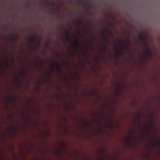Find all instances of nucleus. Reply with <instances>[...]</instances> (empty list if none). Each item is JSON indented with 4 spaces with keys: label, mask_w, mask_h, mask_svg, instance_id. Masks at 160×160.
Listing matches in <instances>:
<instances>
[{
    "label": "nucleus",
    "mask_w": 160,
    "mask_h": 160,
    "mask_svg": "<svg viewBox=\"0 0 160 160\" xmlns=\"http://www.w3.org/2000/svg\"><path fill=\"white\" fill-rule=\"evenodd\" d=\"M125 41L126 42H128L129 41V39L128 38H125Z\"/></svg>",
    "instance_id": "obj_16"
},
{
    "label": "nucleus",
    "mask_w": 160,
    "mask_h": 160,
    "mask_svg": "<svg viewBox=\"0 0 160 160\" xmlns=\"http://www.w3.org/2000/svg\"><path fill=\"white\" fill-rule=\"evenodd\" d=\"M10 36L11 38H10L11 40H13L15 38V35L13 32H12V34L10 35Z\"/></svg>",
    "instance_id": "obj_7"
},
{
    "label": "nucleus",
    "mask_w": 160,
    "mask_h": 160,
    "mask_svg": "<svg viewBox=\"0 0 160 160\" xmlns=\"http://www.w3.org/2000/svg\"><path fill=\"white\" fill-rule=\"evenodd\" d=\"M51 4L52 5H53L54 4V2H51Z\"/></svg>",
    "instance_id": "obj_19"
},
{
    "label": "nucleus",
    "mask_w": 160,
    "mask_h": 160,
    "mask_svg": "<svg viewBox=\"0 0 160 160\" xmlns=\"http://www.w3.org/2000/svg\"><path fill=\"white\" fill-rule=\"evenodd\" d=\"M53 67L56 68H60L59 64L58 63L53 62L52 63Z\"/></svg>",
    "instance_id": "obj_5"
},
{
    "label": "nucleus",
    "mask_w": 160,
    "mask_h": 160,
    "mask_svg": "<svg viewBox=\"0 0 160 160\" xmlns=\"http://www.w3.org/2000/svg\"><path fill=\"white\" fill-rule=\"evenodd\" d=\"M150 145L152 146L155 145L157 146L158 148H160V141H159L156 142H151L150 143Z\"/></svg>",
    "instance_id": "obj_3"
},
{
    "label": "nucleus",
    "mask_w": 160,
    "mask_h": 160,
    "mask_svg": "<svg viewBox=\"0 0 160 160\" xmlns=\"http://www.w3.org/2000/svg\"><path fill=\"white\" fill-rule=\"evenodd\" d=\"M144 53L146 55H148L150 57H151L152 55V52L148 49H145L144 50Z\"/></svg>",
    "instance_id": "obj_1"
},
{
    "label": "nucleus",
    "mask_w": 160,
    "mask_h": 160,
    "mask_svg": "<svg viewBox=\"0 0 160 160\" xmlns=\"http://www.w3.org/2000/svg\"><path fill=\"white\" fill-rule=\"evenodd\" d=\"M103 45L104 47L103 51H105L106 50V48L105 46L104 43L103 42Z\"/></svg>",
    "instance_id": "obj_14"
},
{
    "label": "nucleus",
    "mask_w": 160,
    "mask_h": 160,
    "mask_svg": "<svg viewBox=\"0 0 160 160\" xmlns=\"http://www.w3.org/2000/svg\"><path fill=\"white\" fill-rule=\"evenodd\" d=\"M82 18V17L81 16H79L78 18V21L80 22Z\"/></svg>",
    "instance_id": "obj_10"
},
{
    "label": "nucleus",
    "mask_w": 160,
    "mask_h": 160,
    "mask_svg": "<svg viewBox=\"0 0 160 160\" xmlns=\"http://www.w3.org/2000/svg\"><path fill=\"white\" fill-rule=\"evenodd\" d=\"M142 34V33L141 32L139 33L138 34V36L141 38H142V37L141 36Z\"/></svg>",
    "instance_id": "obj_11"
},
{
    "label": "nucleus",
    "mask_w": 160,
    "mask_h": 160,
    "mask_svg": "<svg viewBox=\"0 0 160 160\" xmlns=\"http://www.w3.org/2000/svg\"><path fill=\"white\" fill-rule=\"evenodd\" d=\"M49 43V40L48 39L46 41V44H48Z\"/></svg>",
    "instance_id": "obj_17"
},
{
    "label": "nucleus",
    "mask_w": 160,
    "mask_h": 160,
    "mask_svg": "<svg viewBox=\"0 0 160 160\" xmlns=\"http://www.w3.org/2000/svg\"><path fill=\"white\" fill-rule=\"evenodd\" d=\"M77 47H78V48H80V46L79 45H78V44L77 45Z\"/></svg>",
    "instance_id": "obj_21"
},
{
    "label": "nucleus",
    "mask_w": 160,
    "mask_h": 160,
    "mask_svg": "<svg viewBox=\"0 0 160 160\" xmlns=\"http://www.w3.org/2000/svg\"><path fill=\"white\" fill-rule=\"evenodd\" d=\"M144 53L146 55H148L150 57H151L152 55V52L148 49H145L144 50Z\"/></svg>",
    "instance_id": "obj_2"
},
{
    "label": "nucleus",
    "mask_w": 160,
    "mask_h": 160,
    "mask_svg": "<svg viewBox=\"0 0 160 160\" xmlns=\"http://www.w3.org/2000/svg\"><path fill=\"white\" fill-rule=\"evenodd\" d=\"M36 62L37 63H41L40 61L39 60H36Z\"/></svg>",
    "instance_id": "obj_15"
},
{
    "label": "nucleus",
    "mask_w": 160,
    "mask_h": 160,
    "mask_svg": "<svg viewBox=\"0 0 160 160\" xmlns=\"http://www.w3.org/2000/svg\"><path fill=\"white\" fill-rule=\"evenodd\" d=\"M124 49L126 50H127V51H129V49L128 48H127V47H124Z\"/></svg>",
    "instance_id": "obj_18"
},
{
    "label": "nucleus",
    "mask_w": 160,
    "mask_h": 160,
    "mask_svg": "<svg viewBox=\"0 0 160 160\" xmlns=\"http://www.w3.org/2000/svg\"><path fill=\"white\" fill-rule=\"evenodd\" d=\"M63 35L67 39H69L70 38V34L66 30L65 31Z\"/></svg>",
    "instance_id": "obj_4"
},
{
    "label": "nucleus",
    "mask_w": 160,
    "mask_h": 160,
    "mask_svg": "<svg viewBox=\"0 0 160 160\" xmlns=\"http://www.w3.org/2000/svg\"><path fill=\"white\" fill-rule=\"evenodd\" d=\"M92 42H94V38H92Z\"/></svg>",
    "instance_id": "obj_20"
},
{
    "label": "nucleus",
    "mask_w": 160,
    "mask_h": 160,
    "mask_svg": "<svg viewBox=\"0 0 160 160\" xmlns=\"http://www.w3.org/2000/svg\"><path fill=\"white\" fill-rule=\"evenodd\" d=\"M85 5H86V7L87 8H89L90 6V4L88 2H86L85 3Z\"/></svg>",
    "instance_id": "obj_12"
},
{
    "label": "nucleus",
    "mask_w": 160,
    "mask_h": 160,
    "mask_svg": "<svg viewBox=\"0 0 160 160\" xmlns=\"http://www.w3.org/2000/svg\"><path fill=\"white\" fill-rule=\"evenodd\" d=\"M102 31L105 33H110L109 30L106 28H102Z\"/></svg>",
    "instance_id": "obj_6"
},
{
    "label": "nucleus",
    "mask_w": 160,
    "mask_h": 160,
    "mask_svg": "<svg viewBox=\"0 0 160 160\" xmlns=\"http://www.w3.org/2000/svg\"><path fill=\"white\" fill-rule=\"evenodd\" d=\"M74 38H75V39L76 40L77 42H78L79 40V39L78 38L77 36L76 35H75L74 36Z\"/></svg>",
    "instance_id": "obj_13"
},
{
    "label": "nucleus",
    "mask_w": 160,
    "mask_h": 160,
    "mask_svg": "<svg viewBox=\"0 0 160 160\" xmlns=\"http://www.w3.org/2000/svg\"><path fill=\"white\" fill-rule=\"evenodd\" d=\"M28 38L30 41L32 43H34L35 42V38L32 37H29Z\"/></svg>",
    "instance_id": "obj_8"
},
{
    "label": "nucleus",
    "mask_w": 160,
    "mask_h": 160,
    "mask_svg": "<svg viewBox=\"0 0 160 160\" xmlns=\"http://www.w3.org/2000/svg\"><path fill=\"white\" fill-rule=\"evenodd\" d=\"M115 49L116 50H119L120 51H121V48H119V47H118V46H117V45H116V44L115 45Z\"/></svg>",
    "instance_id": "obj_9"
}]
</instances>
